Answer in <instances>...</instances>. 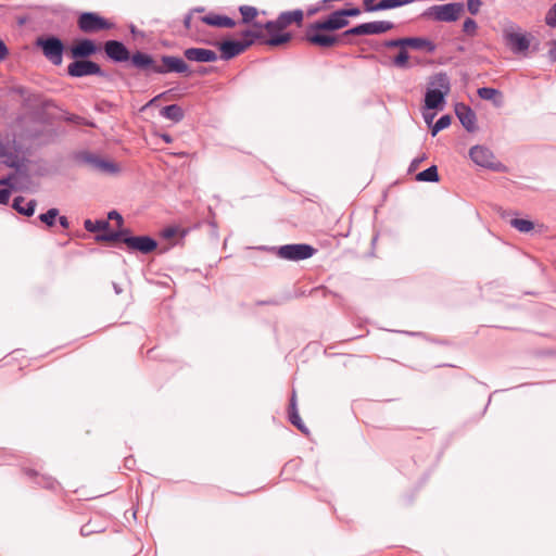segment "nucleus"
<instances>
[{"instance_id": "obj_62", "label": "nucleus", "mask_w": 556, "mask_h": 556, "mask_svg": "<svg viewBox=\"0 0 556 556\" xmlns=\"http://www.w3.org/2000/svg\"><path fill=\"white\" fill-rule=\"evenodd\" d=\"M425 119H426V122H430V119L428 118L427 115H425Z\"/></svg>"}, {"instance_id": "obj_6", "label": "nucleus", "mask_w": 556, "mask_h": 556, "mask_svg": "<svg viewBox=\"0 0 556 556\" xmlns=\"http://www.w3.org/2000/svg\"><path fill=\"white\" fill-rule=\"evenodd\" d=\"M37 48H40L47 60L55 65L60 66L63 62L64 43L55 36L38 37Z\"/></svg>"}, {"instance_id": "obj_49", "label": "nucleus", "mask_w": 556, "mask_h": 556, "mask_svg": "<svg viewBox=\"0 0 556 556\" xmlns=\"http://www.w3.org/2000/svg\"><path fill=\"white\" fill-rule=\"evenodd\" d=\"M547 54L552 62H556V40L551 42V48Z\"/></svg>"}, {"instance_id": "obj_54", "label": "nucleus", "mask_w": 556, "mask_h": 556, "mask_svg": "<svg viewBox=\"0 0 556 556\" xmlns=\"http://www.w3.org/2000/svg\"><path fill=\"white\" fill-rule=\"evenodd\" d=\"M175 235H176V229H175V228H172V227L166 228V229H164V231H163V236H164L165 238H172V237H174Z\"/></svg>"}, {"instance_id": "obj_17", "label": "nucleus", "mask_w": 556, "mask_h": 556, "mask_svg": "<svg viewBox=\"0 0 556 556\" xmlns=\"http://www.w3.org/2000/svg\"><path fill=\"white\" fill-rule=\"evenodd\" d=\"M455 113H456V116L458 117L460 124L467 131L473 132L477 130L476 113L469 105H467L465 103H457L455 105Z\"/></svg>"}, {"instance_id": "obj_57", "label": "nucleus", "mask_w": 556, "mask_h": 556, "mask_svg": "<svg viewBox=\"0 0 556 556\" xmlns=\"http://www.w3.org/2000/svg\"><path fill=\"white\" fill-rule=\"evenodd\" d=\"M113 289L116 294H122L124 291L123 288L116 282H113Z\"/></svg>"}, {"instance_id": "obj_7", "label": "nucleus", "mask_w": 556, "mask_h": 556, "mask_svg": "<svg viewBox=\"0 0 556 556\" xmlns=\"http://www.w3.org/2000/svg\"><path fill=\"white\" fill-rule=\"evenodd\" d=\"M78 28L85 34H94L111 29L114 24L94 12H84L77 21Z\"/></svg>"}, {"instance_id": "obj_16", "label": "nucleus", "mask_w": 556, "mask_h": 556, "mask_svg": "<svg viewBox=\"0 0 556 556\" xmlns=\"http://www.w3.org/2000/svg\"><path fill=\"white\" fill-rule=\"evenodd\" d=\"M252 46V40H225L219 43L220 58L230 60Z\"/></svg>"}, {"instance_id": "obj_33", "label": "nucleus", "mask_w": 556, "mask_h": 556, "mask_svg": "<svg viewBox=\"0 0 556 556\" xmlns=\"http://www.w3.org/2000/svg\"><path fill=\"white\" fill-rule=\"evenodd\" d=\"M61 119H64L68 123H73V124H76V125H85V126H89V127H93L94 124L92 122H89L87 119H85L84 117L79 116V115H75V114H71V113H65L62 111V117Z\"/></svg>"}, {"instance_id": "obj_43", "label": "nucleus", "mask_w": 556, "mask_h": 556, "mask_svg": "<svg viewBox=\"0 0 556 556\" xmlns=\"http://www.w3.org/2000/svg\"><path fill=\"white\" fill-rule=\"evenodd\" d=\"M481 4V0H467V9L472 15L478 14Z\"/></svg>"}, {"instance_id": "obj_51", "label": "nucleus", "mask_w": 556, "mask_h": 556, "mask_svg": "<svg viewBox=\"0 0 556 556\" xmlns=\"http://www.w3.org/2000/svg\"><path fill=\"white\" fill-rule=\"evenodd\" d=\"M56 218L62 228L67 229L70 227V222L66 216H58Z\"/></svg>"}, {"instance_id": "obj_50", "label": "nucleus", "mask_w": 556, "mask_h": 556, "mask_svg": "<svg viewBox=\"0 0 556 556\" xmlns=\"http://www.w3.org/2000/svg\"><path fill=\"white\" fill-rule=\"evenodd\" d=\"M8 53L9 51L5 43L0 39V61L4 60Z\"/></svg>"}, {"instance_id": "obj_48", "label": "nucleus", "mask_w": 556, "mask_h": 556, "mask_svg": "<svg viewBox=\"0 0 556 556\" xmlns=\"http://www.w3.org/2000/svg\"><path fill=\"white\" fill-rule=\"evenodd\" d=\"M109 219H115L118 226L123 225V217L117 211H111L108 215Z\"/></svg>"}, {"instance_id": "obj_46", "label": "nucleus", "mask_w": 556, "mask_h": 556, "mask_svg": "<svg viewBox=\"0 0 556 556\" xmlns=\"http://www.w3.org/2000/svg\"><path fill=\"white\" fill-rule=\"evenodd\" d=\"M255 27L257 28V30H253V42L255 40H260L262 43L266 45L264 40H267L268 38H265V35L262 31L264 28H261L257 25Z\"/></svg>"}, {"instance_id": "obj_24", "label": "nucleus", "mask_w": 556, "mask_h": 556, "mask_svg": "<svg viewBox=\"0 0 556 556\" xmlns=\"http://www.w3.org/2000/svg\"><path fill=\"white\" fill-rule=\"evenodd\" d=\"M408 48H400L396 55L393 58H389L388 65H391L399 70H408L412 67L409 62V54L407 51Z\"/></svg>"}, {"instance_id": "obj_22", "label": "nucleus", "mask_w": 556, "mask_h": 556, "mask_svg": "<svg viewBox=\"0 0 556 556\" xmlns=\"http://www.w3.org/2000/svg\"><path fill=\"white\" fill-rule=\"evenodd\" d=\"M200 21L202 23H205L210 26H215V27L232 28L236 26V22L232 18H230L226 15H218V14H214V13L201 16Z\"/></svg>"}, {"instance_id": "obj_32", "label": "nucleus", "mask_w": 556, "mask_h": 556, "mask_svg": "<svg viewBox=\"0 0 556 556\" xmlns=\"http://www.w3.org/2000/svg\"><path fill=\"white\" fill-rule=\"evenodd\" d=\"M242 16V23L249 24L257 16V9L250 5H241L239 8Z\"/></svg>"}, {"instance_id": "obj_35", "label": "nucleus", "mask_w": 556, "mask_h": 556, "mask_svg": "<svg viewBox=\"0 0 556 556\" xmlns=\"http://www.w3.org/2000/svg\"><path fill=\"white\" fill-rule=\"evenodd\" d=\"M406 45H407V37H403V38L384 40L381 43V47L387 48V49H394V48L400 49V48H406Z\"/></svg>"}, {"instance_id": "obj_31", "label": "nucleus", "mask_w": 556, "mask_h": 556, "mask_svg": "<svg viewBox=\"0 0 556 556\" xmlns=\"http://www.w3.org/2000/svg\"><path fill=\"white\" fill-rule=\"evenodd\" d=\"M510 225L520 232H529L534 228V224L531 220L523 218H513Z\"/></svg>"}, {"instance_id": "obj_29", "label": "nucleus", "mask_w": 556, "mask_h": 556, "mask_svg": "<svg viewBox=\"0 0 556 556\" xmlns=\"http://www.w3.org/2000/svg\"><path fill=\"white\" fill-rule=\"evenodd\" d=\"M84 227L89 232H99L103 230H108L110 228V224L108 220L99 219L92 222L91 219H86L84 222Z\"/></svg>"}, {"instance_id": "obj_44", "label": "nucleus", "mask_w": 556, "mask_h": 556, "mask_svg": "<svg viewBox=\"0 0 556 556\" xmlns=\"http://www.w3.org/2000/svg\"><path fill=\"white\" fill-rule=\"evenodd\" d=\"M290 420L299 430H301L306 435H309V430H308L307 426L305 425V419H290Z\"/></svg>"}, {"instance_id": "obj_30", "label": "nucleus", "mask_w": 556, "mask_h": 556, "mask_svg": "<svg viewBox=\"0 0 556 556\" xmlns=\"http://www.w3.org/2000/svg\"><path fill=\"white\" fill-rule=\"evenodd\" d=\"M59 216L58 208H50L46 213L40 214L37 218L43 223L47 227H53Z\"/></svg>"}, {"instance_id": "obj_25", "label": "nucleus", "mask_w": 556, "mask_h": 556, "mask_svg": "<svg viewBox=\"0 0 556 556\" xmlns=\"http://www.w3.org/2000/svg\"><path fill=\"white\" fill-rule=\"evenodd\" d=\"M12 206L20 214L31 216L35 212V200L25 201L23 197H16Z\"/></svg>"}, {"instance_id": "obj_45", "label": "nucleus", "mask_w": 556, "mask_h": 556, "mask_svg": "<svg viewBox=\"0 0 556 556\" xmlns=\"http://www.w3.org/2000/svg\"><path fill=\"white\" fill-rule=\"evenodd\" d=\"M340 11L345 16V18L353 17V16H358L361 14V9L356 8V7L355 8H350V9H340Z\"/></svg>"}, {"instance_id": "obj_23", "label": "nucleus", "mask_w": 556, "mask_h": 556, "mask_svg": "<svg viewBox=\"0 0 556 556\" xmlns=\"http://www.w3.org/2000/svg\"><path fill=\"white\" fill-rule=\"evenodd\" d=\"M406 48L424 50L428 53H433L437 50V46L430 39L424 37H407Z\"/></svg>"}, {"instance_id": "obj_55", "label": "nucleus", "mask_w": 556, "mask_h": 556, "mask_svg": "<svg viewBox=\"0 0 556 556\" xmlns=\"http://www.w3.org/2000/svg\"><path fill=\"white\" fill-rule=\"evenodd\" d=\"M243 39L242 40H252L253 41V30L247 29L241 33Z\"/></svg>"}, {"instance_id": "obj_63", "label": "nucleus", "mask_w": 556, "mask_h": 556, "mask_svg": "<svg viewBox=\"0 0 556 556\" xmlns=\"http://www.w3.org/2000/svg\"><path fill=\"white\" fill-rule=\"evenodd\" d=\"M36 136H37V141L39 140V132L37 131L36 132Z\"/></svg>"}, {"instance_id": "obj_10", "label": "nucleus", "mask_w": 556, "mask_h": 556, "mask_svg": "<svg viewBox=\"0 0 556 556\" xmlns=\"http://www.w3.org/2000/svg\"><path fill=\"white\" fill-rule=\"evenodd\" d=\"M67 74L71 77L77 78L91 75L105 76V73L98 63L85 59H75V61L67 66Z\"/></svg>"}, {"instance_id": "obj_20", "label": "nucleus", "mask_w": 556, "mask_h": 556, "mask_svg": "<svg viewBox=\"0 0 556 556\" xmlns=\"http://www.w3.org/2000/svg\"><path fill=\"white\" fill-rule=\"evenodd\" d=\"M184 56L191 62H215L218 56L215 51L203 48H188L184 51Z\"/></svg>"}, {"instance_id": "obj_41", "label": "nucleus", "mask_w": 556, "mask_h": 556, "mask_svg": "<svg viewBox=\"0 0 556 556\" xmlns=\"http://www.w3.org/2000/svg\"><path fill=\"white\" fill-rule=\"evenodd\" d=\"M545 22L551 27H556V3L547 11Z\"/></svg>"}, {"instance_id": "obj_21", "label": "nucleus", "mask_w": 556, "mask_h": 556, "mask_svg": "<svg viewBox=\"0 0 556 556\" xmlns=\"http://www.w3.org/2000/svg\"><path fill=\"white\" fill-rule=\"evenodd\" d=\"M85 161L92 166V168L101 172V173H108V174H117L119 172L118 164L103 160L99 156L87 154L85 156Z\"/></svg>"}, {"instance_id": "obj_59", "label": "nucleus", "mask_w": 556, "mask_h": 556, "mask_svg": "<svg viewBox=\"0 0 556 556\" xmlns=\"http://www.w3.org/2000/svg\"><path fill=\"white\" fill-rule=\"evenodd\" d=\"M162 138L167 143L172 142V137L169 135H167V134L162 135Z\"/></svg>"}, {"instance_id": "obj_37", "label": "nucleus", "mask_w": 556, "mask_h": 556, "mask_svg": "<svg viewBox=\"0 0 556 556\" xmlns=\"http://www.w3.org/2000/svg\"><path fill=\"white\" fill-rule=\"evenodd\" d=\"M478 29L477 22L473 18H466L463 24V31L469 36H475Z\"/></svg>"}, {"instance_id": "obj_5", "label": "nucleus", "mask_w": 556, "mask_h": 556, "mask_svg": "<svg viewBox=\"0 0 556 556\" xmlns=\"http://www.w3.org/2000/svg\"><path fill=\"white\" fill-rule=\"evenodd\" d=\"M464 9L465 7L460 2L438 4L428 8L421 16L438 22H455L464 13Z\"/></svg>"}, {"instance_id": "obj_15", "label": "nucleus", "mask_w": 556, "mask_h": 556, "mask_svg": "<svg viewBox=\"0 0 556 556\" xmlns=\"http://www.w3.org/2000/svg\"><path fill=\"white\" fill-rule=\"evenodd\" d=\"M395 27L390 21H375L363 23L351 28V34L358 36L378 35L387 33Z\"/></svg>"}, {"instance_id": "obj_53", "label": "nucleus", "mask_w": 556, "mask_h": 556, "mask_svg": "<svg viewBox=\"0 0 556 556\" xmlns=\"http://www.w3.org/2000/svg\"><path fill=\"white\" fill-rule=\"evenodd\" d=\"M184 25L187 29H190L192 26V13H189L184 18Z\"/></svg>"}, {"instance_id": "obj_58", "label": "nucleus", "mask_w": 556, "mask_h": 556, "mask_svg": "<svg viewBox=\"0 0 556 556\" xmlns=\"http://www.w3.org/2000/svg\"><path fill=\"white\" fill-rule=\"evenodd\" d=\"M24 472H25L29 478L35 477V469H33V468L24 469Z\"/></svg>"}, {"instance_id": "obj_42", "label": "nucleus", "mask_w": 556, "mask_h": 556, "mask_svg": "<svg viewBox=\"0 0 556 556\" xmlns=\"http://www.w3.org/2000/svg\"><path fill=\"white\" fill-rule=\"evenodd\" d=\"M11 195V190L4 186V181H0V203H8Z\"/></svg>"}, {"instance_id": "obj_4", "label": "nucleus", "mask_w": 556, "mask_h": 556, "mask_svg": "<svg viewBox=\"0 0 556 556\" xmlns=\"http://www.w3.org/2000/svg\"><path fill=\"white\" fill-rule=\"evenodd\" d=\"M431 85L434 89H429L425 96V106L429 110H439L443 108L444 97L451 90L450 78L445 73H438L433 76Z\"/></svg>"}, {"instance_id": "obj_34", "label": "nucleus", "mask_w": 556, "mask_h": 556, "mask_svg": "<svg viewBox=\"0 0 556 556\" xmlns=\"http://www.w3.org/2000/svg\"><path fill=\"white\" fill-rule=\"evenodd\" d=\"M452 117L450 115L441 116L431 128V135L435 136L439 131L447 128L451 125Z\"/></svg>"}, {"instance_id": "obj_9", "label": "nucleus", "mask_w": 556, "mask_h": 556, "mask_svg": "<svg viewBox=\"0 0 556 556\" xmlns=\"http://www.w3.org/2000/svg\"><path fill=\"white\" fill-rule=\"evenodd\" d=\"M61 117L62 110L53 101L37 96V124L53 125Z\"/></svg>"}, {"instance_id": "obj_61", "label": "nucleus", "mask_w": 556, "mask_h": 556, "mask_svg": "<svg viewBox=\"0 0 556 556\" xmlns=\"http://www.w3.org/2000/svg\"><path fill=\"white\" fill-rule=\"evenodd\" d=\"M198 73L204 75L207 73V71L205 68H201L198 71Z\"/></svg>"}, {"instance_id": "obj_1", "label": "nucleus", "mask_w": 556, "mask_h": 556, "mask_svg": "<svg viewBox=\"0 0 556 556\" xmlns=\"http://www.w3.org/2000/svg\"><path fill=\"white\" fill-rule=\"evenodd\" d=\"M131 67L147 77L152 74H190L188 64L178 56L162 55L156 60L151 54L139 50L132 53Z\"/></svg>"}, {"instance_id": "obj_3", "label": "nucleus", "mask_w": 556, "mask_h": 556, "mask_svg": "<svg viewBox=\"0 0 556 556\" xmlns=\"http://www.w3.org/2000/svg\"><path fill=\"white\" fill-rule=\"evenodd\" d=\"M350 24L349 20L340 10L331 12L326 18L315 21L305 28L303 39L315 47L314 36L333 35V31L340 30Z\"/></svg>"}, {"instance_id": "obj_47", "label": "nucleus", "mask_w": 556, "mask_h": 556, "mask_svg": "<svg viewBox=\"0 0 556 556\" xmlns=\"http://www.w3.org/2000/svg\"><path fill=\"white\" fill-rule=\"evenodd\" d=\"M426 160V155L424 154L422 156L420 157H416L412 161L410 165H409V172H413L415 169L418 168V166L420 165L421 162H424Z\"/></svg>"}, {"instance_id": "obj_8", "label": "nucleus", "mask_w": 556, "mask_h": 556, "mask_svg": "<svg viewBox=\"0 0 556 556\" xmlns=\"http://www.w3.org/2000/svg\"><path fill=\"white\" fill-rule=\"evenodd\" d=\"M316 249L306 243H292L277 249V256L288 261H302L312 257Z\"/></svg>"}, {"instance_id": "obj_52", "label": "nucleus", "mask_w": 556, "mask_h": 556, "mask_svg": "<svg viewBox=\"0 0 556 556\" xmlns=\"http://www.w3.org/2000/svg\"><path fill=\"white\" fill-rule=\"evenodd\" d=\"M28 21H30V17L28 15H22L16 17V23L20 27L24 26Z\"/></svg>"}, {"instance_id": "obj_38", "label": "nucleus", "mask_w": 556, "mask_h": 556, "mask_svg": "<svg viewBox=\"0 0 556 556\" xmlns=\"http://www.w3.org/2000/svg\"><path fill=\"white\" fill-rule=\"evenodd\" d=\"M498 93L497 89L490 87H481L478 89V96L483 100H492Z\"/></svg>"}, {"instance_id": "obj_60", "label": "nucleus", "mask_w": 556, "mask_h": 556, "mask_svg": "<svg viewBox=\"0 0 556 556\" xmlns=\"http://www.w3.org/2000/svg\"><path fill=\"white\" fill-rule=\"evenodd\" d=\"M163 94H164V93H162V94H159V96L154 97V98L150 101V103H153L154 101H156L157 99H160Z\"/></svg>"}, {"instance_id": "obj_36", "label": "nucleus", "mask_w": 556, "mask_h": 556, "mask_svg": "<svg viewBox=\"0 0 556 556\" xmlns=\"http://www.w3.org/2000/svg\"><path fill=\"white\" fill-rule=\"evenodd\" d=\"M412 2H414V0H380V5L382 7V11H384L395 9Z\"/></svg>"}, {"instance_id": "obj_27", "label": "nucleus", "mask_w": 556, "mask_h": 556, "mask_svg": "<svg viewBox=\"0 0 556 556\" xmlns=\"http://www.w3.org/2000/svg\"><path fill=\"white\" fill-rule=\"evenodd\" d=\"M126 233H129L128 229H124V230H119V231H109V229H108V230H103L102 233H98L96 236V240L104 241V242H117V241L123 242V238L126 237Z\"/></svg>"}, {"instance_id": "obj_13", "label": "nucleus", "mask_w": 556, "mask_h": 556, "mask_svg": "<svg viewBox=\"0 0 556 556\" xmlns=\"http://www.w3.org/2000/svg\"><path fill=\"white\" fill-rule=\"evenodd\" d=\"M125 243L130 251H138L142 254H149L157 248V242L150 236H129L123 238Z\"/></svg>"}, {"instance_id": "obj_56", "label": "nucleus", "mask_w": 556, "mask_h": 556, "mask_svg": "<svg viewBox=\"0 0 556 556\" xmlns=\"http://www.w3.org/2000/svg\"><path fill=\"white\" fill-rule=\"evenodd\" d=\"M321 10V7L318 5V7H311L307 9V15L308 16H312V15H315L316 13H318L319 11Z\"/></svg>"}, {"instance_id": "obj_40", "label": "nucleus", "mask_w": 556, "mask_h": 556, "mask_svg": "<svg viewBox=\"0 0 556 556\" xmlns=\"http://www.w3.org/2000/svg\"><path fill=\"white\" fill-rule=\"evenodd\" d=\"M363 9H364L365 12L382 11V7L380 5V1L376 2V0H363Z\"/></svg>"}, {"instance_id": "obj_39", "label": "nucleus", "mask_w": 556, "mask_h": 556, "mask_svg": "<svg viewBox=\"0 0 556 556\" xmlns=\"http://www.w3.org/2000/svg\"><path fill=\"white\" fill-rule=\"evenodd\" d=\"M287 417H300L296 407V395L294 391L292 392V395L290 397L289 406L287 409Z\"/></svg>"}, {"instance_id": "obj_26", "label": "nucleus", "mask_w": 556, "mask_h": 556, "mask_svg": "<svg viewBox=\"0 0 556 556\" xmlns=\"http://www.w3.org/2000/svg\"><path fill=\"white\" fill-rule=\"evenodd\" d=\"M160 114L174 123H179L185 116L184 110L178 104H170L162 108Z\"/></svg>"}, {"instance_id": "obj_11", "label": "nucleus", "mask_w": 556, "mask_h": 556, "mask_svg": "<svg viewBox=\"0 0 556 556\" xmlns=\"http://www.w3.org/2000/svg\"><path fill=\"white\" fill-rule=\"evenodd\" d=\"M353 36H357L356 34H351V28L336 35H315L313 38L315 40V47L321 49H329L340 45H354Z\"/></svg>"}, {"instance_id": "obj_28", "label": "nucleus", "mask_w": 556, "mask_h": 556, "mask_svg": "<svg viewBox=\"0 0 556 556\" xmlns=\"http://www.w3.org/2000/svg\"><path fill=\"white\" fill-rule=\"evenodd\" d=\"M439 179L440 177L435 165H432L416 175V180L418 181L437 182Z\"/></svg>"}, {"instance_id": "obj_18", "label": "nucleus", "mask_w": 556, "mask_h": 556, "mask_svg": "<svg viewBox=\"0 0 556 556\" xmlns=\"http://www.w3.org/2000/svg\"><path fill=\"white\" fill-rule=\"evenodd\" d=\"M98 50L99 48L93 40L85 38L78 40L75 45L71 47L70 54L73 59L87 60L89 56L97 53Z\"/></svg>"}, {"instance_id": "obj_14", "label": "nucleus", "mask_w": 556, "mask_h": 556, "mask_svg": "<svg viewBox=\"0 0 556 556\" xmlns=\"http://www.w3.org/2000/svg\"><path fill=\"white\" fill-rule=\"evenodd\" d=\"M103 50L106 56L115 63L129 62L131 66L132 54L127 47L118 40H108L104 42Z\"/></svg>"}, {"instance_id": "obj_2", "label": "nucleus", "mask_w": 556, "mask_h": 556, "mask_svg": "<svg viewBox=\"0 0 556 556\" xmlns=\"http://www.w3.org/2000/svg\"><path fill=\"white\" fill-rule=\"evenodd\" d=\"M304 18V13L302 10L298 9L294 11H286L281 12L278 17L274 21H268L265 24L253 23V26H260L261 28H265L269 35L267 40L264 42L270 47H278L289 42L292 39V35L290 33H283L282 30L290 26L292 23L296 25H301Z\"/></svg>"}, {"instance_id": "obj_19", "label": "nucleus", "mask_w": 556, "mask_h": 556, "mask_svg": "<svg viewBox=\"0 0 556 556\" xmlns=\"http://www.w3.org/2000/svg\"><path fill=\"white\" fill-rule=\"evenodd\" d=\"M505 40L509 49L516 54L526 52L530 47L528 36L521 33H506Z\"/></svg>"}, {"instance_id": "obj_12", "label": "nucleus", "mask_w": 556, "mask_h": 556, "mask_svg": "<svg viewBox=\"0 0 556 556\" xmlns=\"http://www.w3.org/2000/svg\"><path fill=\"white\" fill-rule=\"evenodd\" d=\"M469 156L473 163L481 167L490 168L493 170H500L502 164L495 162L493 152L483 146H475L469 150Z\"/></svg>"}]
</instances>
